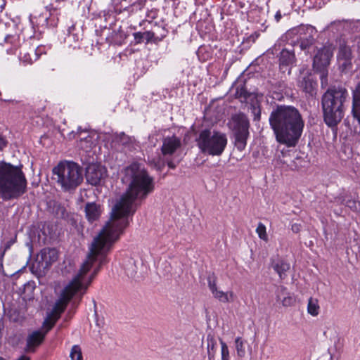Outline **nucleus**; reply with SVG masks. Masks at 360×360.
<instances>
[{"label": "nucleus", "instance_id": "0eeeda50", "mask_svg": "<svg viewBox=\"0 0 360 360\" xmlns=\"http://www.w3.org/2000/svg\"><path fill=\"white\" fill-rule=\"evenodd\" d=\"M229 127L232 132L233 144L239 151H243L250 136V122L243 112L233 115L229 122Z\"/></svg>", "mask_w": 360, "mask_h": 360}, {"label": "nucleus", "instance_id": "09e8293b", "mask_svg": "<svg viewBox=\"0 0 360 360\" xmlns=\"http://www.w3.org/2000/svg\"><path fill=\"white\" fill-rule=\"evenodd\" d=\"M281 18V13L280 11H278L275 15V19L276 21H279Z\"/></svg>", "mask_w": 360, "mask_h": 360}, {"label": "nucleus", "instance_id": "6e6552de", "mask_svg": "<svg viewBox=\"0 0 360 360\" xmlns=\"http://www.w3.org/2000/svg\"><path fill=\"white\" fill-rule=\"evenodd\" d=\"M72 300L71 296L62 290L58 299L53 306L51 313L44 321L46 329L43 333H47L54 326L56 321L60 317V314L65 310L68 303Z\"/></svg>", "mask_w": 360, "mask_h": 360}, {"label": "nucleus", "instance_id": "864d4df0", "mask_svg": "<svg viewBox=\"0 0 360 360\" xmlns=\"http://www.w3.org/2000/svg\"><path fill=\"white\" fill-rule=\"evenodd\" d=\"M145 22H148V23H150V22H151V20H148V19H146V20H145Z\"/></svg>", "mask_w": 360, "mask_h": 360}, {"label": "nucleus", "instance_id": "f3484780", "mask_svg": "<svg viewBox=\"0 0 360 360\" xmlns=\"http://www.w3.org/2000/svg\"><path fill=\"white\" fill-rule=\"evenodd\" d=\"M84 210L86 217L90 222L98 220L102 212L101 205L96 202H87Z\"/></svg>", "mask_w": 360, "mask_h": 360}, {"label": "nucleus", "instance_id": "9b49d317", "mask_svg": "<svg viewBox=\"0 0 360 360\" xmlns=\"http://www.w3.org/2000/svg\"><path fill=\"white\" fill-rule=\"evenodd\" d=\"M106 176V170L104 167L98 164H91L86 169V179L89 184L96 186Z\"/></svg>", "mask_w": 360, "mask_h": 360}, {"label": "nucleus", "instance_id": "4468645a", "mask_svg": "<svg viewBox=\"0 0 360 360\" xmlns=\"http://www.w3.org/2000/svg\"><path fill=\"white\" fill-rule=\"evenodd\" d=\"M181 140L176 136H167L162 140L161 152L164 156L172 155L181 147Z\"/></svg>", "mask_w": 360, "mask_h": 360}, {"label": "nucleus", "instance_id": "c756f323", "mask_svg": "<svg viewBox=\"0 0 360 360\" xmlns=\"http://www.w3.org/2000/svg\"><path fill=\"white\" fill-rule=\"evenodd\" d=\"M213 296L219 300L220 302H229L230 301L229 298V296H228V292H224L223 291H221V290H219L218 289L216 290V291H212V292Z\"/></svg>", "mask_w": 360, "mask_h": 360}, {"label": "nucleus", "instance_id": "7ed1b4c3", "mask_svg": "<svg viewBox=\"0 0 360 360\" xmlns=\"http://www.w3.org/2000/svg\"><path fill=\"white\" fill-rule=\"evenodd\" d=\"M27 191V181L22 165L0 162V199L18 200Z\"/></svg>", "mask_w": 360, "mask_h": 360}, {"label": "nucleus", "instance_id": "9d476101", "mask_svg": "<svg viewBox=\"0 0 360 360\" xmlns=\"http://www.w3.org/2000/svg\"><path fill=\"white\" fill-rule=\"evenodd\" d=\"M333 54V51L329 46L319 49L313 59L314 70H327Z\"/></svg>", "mask_w": 360, "mask_h": 360}, {"label": "nucleus", "instance_id": "a18cd8bd", "mask_svg": "<svg viewBox=\"0 0 360 360\" xmlns=\"http://www.w3.org/2000/svg\"><path fill=\"white\" fill-rule=\"evenodd\" d=\"M120 141L123 143L128 142L129 137L124 134V133H122L119 136Z\"/></svg>", "mask_w": 360, "mask_h": 360}, {"label": "nucleus", "instance_id": "aec40b11", "mask_svg": "<svg viewBox=\"0 0 360 360\" xmlns=\"http://www.w3.org/2000/svg\"><path fill=\"white\" fill-rule=\"evenodd\" d=\"M352 114L360 124V82L353 92Z\"/></svg>", "mask_w": 360, "mask_h": 360}, {"label": "nucleus", "instance_id": "4c0bfd02", "mask_svg": "<svg viewBox=\"0 0 360 360\" xmlns=\"http://www.w3.org/2000/svg\"><path fill=\"white\" fill-rule=\"evenodd\" d=\"M110 25H113L112 29L113 30V32H115V35L119 37L120 40L127 37V34L121 30V26H119L118 28H116L115 27L117 25V24H111Z\"/></svg>", "mask_w": 360, "mask_h": 360}, {"label": "nucleus", "instance_id": "f257e3e1", "mask_svg": "<svg viewBox=\"0 0 360 360\" xmlns=\"http://www.w3.org/2000/svg\"><path fill=\"white\" fill-rule=\"evenodd\" d=\"M123 173L122 181L128 184L125 193L112 207L110 221L94 238L86 260L63 290L72 298L81 290L84 294L102 266L108 263L107 255L129 226L128 215L136 211V201L146 199L155 189L153 178L141 164L131 163L124 169Z\"/></svg>", "mask_w": 360, "mask_h": 360}, {"label": "nucleus", "instance_id": "c9c22d12", "mask_svg": "<svg viewBox=\"0 0 360 360\" xmlns=\"http://www.w3.org/2000/svg\"><path fill=\"white\" fill-rule=\"evenodd\" d=\"M104 21H117L120 19L116 18V11H110L108 13L103 12Z\"/></svg>", "mask_w": 360, "mask_h": 360}, {"label": "nucleus", "instance_id": "e433bc0d", "mask_svg": "<svg viewBox=\"0 0 360 360\" xmlns=\"http://www.w3.org/2000/svg\"><path fill=\"white\" fill-rule=\"evenodd\" d=\"M220 342L221 346V360H229V352L228 347L226 344L221 340H220Z\"/></svg>", "mask_w": 360, "mask_h": 360}, {"label": "nucleus", "instance_id": "ea45409f", "mask_svg": "<svg viewBox=\"0 0 360 360\" xmlns=\"http://www.w3.org/2000/svg\"><path fill=\"white\" fill-rule=\"evenodd\" d=\"M271 97L273 98V99L277 101H281L283 98L282 93L278 92L276 91H272Z\"/></svg>", "mask_w": 360, "mask_h": 360}, {"label": "nucleus", "instance_id": "6e6d98bb", "mask_svg": "<svg viewBox=\"0 0 360 360\" xmlns=\"http://www.w3.org/2000/svg\"><path fill=\"white\" fill-rule=\"evenodd\" d=\"M0 360H6L4 358L0 356Z\"/></svg>", "mask_w": 360, "mask_h": 360}, {"label": "nucleus", "instance_id": "393cba45", "mask_svg": "<svg viewBox=\"0 0 360 360\" xmlns=\"http://www.w3.org/2000/svg\"><path fill=\"white\" fill-rule=\"evenodd\" d=\"M319 306L317 304L316 300L309 298L308 302L307 310L308 313L312 316H317L319 314Z\"/></svg>", "mask_w": 360, "mask_h": 360}, {"label": "nucleus", "instance_id": "473e14b6", "mask_svg": "<svg viewBox=\"0 0 360 360\" xmlns=\"http://www.w3.org/2000/svg\"><path fill=\"white\" fill-rule=\"evenodd\" d=\"M316 72H318L320 74V79H321V84L322 88H325L328 86V69L327 70H321L315 71Z\"/></svg>", "mask_w": 360, "mask_h": 360}, {"label": "nucleus", "instance_id": "72a5a7b5", "mask_svg": "<svg viewBox=\"0 0 360 360\" xmlns=\"http://www.w3.org/2000/svg\"><path fill=\"white\" fill-rule=\"evenodd\" d=\"M208 287L211 292L216 291L217 287V277L214 274H210L207 277Z\"/></svg>", "mask_w": 360, "mask_h": 360}, {"label": "nucleus", "instance_id": "603ef678", "mask_svg": "<svg viewBox=\"0 0 360 360\" xmlns=\"http://www.w3.org/2000/svg\"><path fill=\"white\" fill-rule=\"evenodd\" d=\"M284 86H285V85L283 84H279V87H280L281 89H282Z\"/></svg>", "mask_w": 360, "mask_h": 360}, {"label": "nucleus", "instance_id": "1a4fd4ad", "mask_svg": "<svg viewBox=\"0 0 360 360\" xmlns=\"http://www.w3.org/2000/svg\"><path fill=\"white\" fill-rule=\"evenodd\" d=\"M58 258V252L55 248H44L37 255L35 264L33 268L37 266V270L42 274L49 269L50 266L57 261Z\"/></svg>", "mask_w": 360, "mask_h": 360}, {"label": "nucleus", "instance_id": "cd10ccee", "mask_svg": "<svg viewBox=\"0 0 360 360\" xmlns=\"http://www.w3.org/2000/svg\"><path fill=\"white\" fill-rule=\"evenodd\" d=\"M207 340L208 357L210 359H211V358L214 357V353H215L214 347L216 345V342L214 340L213 337L211 336L210 335H207Z\"/></svg>", "mask_w": 360, "mask_h": 360}, {"label": "nucleus", "instance_id": "39448f33", "mask_svg": "<svg viewBox=\"0 0 360 360\" xmlns=\"http://www.w3.org/2000/svg\"><path fill=\"white\" fill-rule=\"evenodd\" d=\"M53 174L64 191L75 190L83 181V169L74 162H60L53 169Z\"/></svg>", "mask_w": 360, "mask_h": 360}, {"label": "nucleus", "instance_id": "c85d7f7f", "mask_svg": "<svg viewBox=\"0 0 360 360\" xmlns=\"http://www.w3.org/2000/svg\"><path fill=\"white\" fill-rule=\"evenodd\" d=\"M340 69L342 72H347L352 68V59L338 60Z\"/></svg>", "mask_w": 360, "mask_h": 360}, {"label": "nucleus", "instance_id": "de8ad7c7", "mask_svg": "<svg viewBox=\"0 0 360 360\" xmlns=\"http://www.w3.org/2000/svg\"><path fill=\"white\" fill-rule=\"evenodd\" d=\"M16 360H30V357L26 355H21L18 359Z\"/></svg>", "mask_w": 360, "mask_h": 360}, {"label": "nucleus", "instance_id": "412c9836", "mask_svg": "<svg viewBox=\"0 0 360 360\" xmlns=\"http://www.w3.org/2000/svg\"><path fill=\"white\" fill-rule=\"evenodd\" d=\"M352 59V53L349 46L345 43L340 44L338 54V60Z\"/></svg>", "mask_w": 360, "mask_h": 360}, {"label": "nucleus", "instance_id": "7c9ffc66", "mask_svg": "<svg viewBox=\"0 0 360 360\" xmlns=\"http://www.w3.org/2000/svg\"><path fill=\"white\" fill-rule=\"evenodd\" d=\"M256 232L258 234V236L260 239L267 241L268 236L266 231V226L261 222L258 224V226L256 229Z\"/></svg>", "mask_w": 360, "mask_h": 360}, {"label": "nucleus", "instance_id": "f8f14e48", "mask_svg": "<svg viewBox=\"0 0 360 360\" xmlns=\"http://www.w3.org/2000/svg\"><path fill=\"white\" fill-rule=\"evenodd\" d=\"M46 333L42 330H34L28 334L26 338V346L24 349L25 352L34 353L37 348L44 342Z\"/></svg>", "mask_w": 360, "mask_h": 360}, {"label": "nucleus", "instance_id": "4be33fe9", "mask_svg": "<svg viewBox=\"0 0 360 360\" xmlns=\"http://www.w3.org/2000/svg\"><path fill=\"white\" fill-rule=\"evenodd\" d=\"M53 213L57 218L60 219H65L68 217V213L65 206L57 202L53 203Z\"/></svg>", "mask_w": 360, "mask_h": 360}, {"label": "nucleus", "instance_id": "b1692460", "mask_svg": "<svg viewBox=\"0 0 360 360\" xmlns=\"http://www.w3.org/2000/svg\"><path fill=\"white\" fill-rule=\"evenodd\" d=\"M70 357L71 360H83L82 352L79 345H75L72 346Z\"/></svg>", "mask_w": 360, "mask_h": 360}, {"label": "nucleus", "instance_id": "20e7f679", "mask_svg": "<svg viewBox=\"0 0 360 360\" xmlns=\"http://www.w3.org/2000/svg\"><path fill=\"white\" fill-rule=\"evenodd\" d=\"M347 96V89L341 86L329 88L322 96L323 120L329 127H337L343 118Z\"/></svg>", "mask_w": 360, "mask_h": 360}, {"label": "nucleus", "instance_id": "423d86ee", "mask_svg": "<svg viewBox=\"0 0 360 360\" xmlns=\"http://www.w3.org/2000/svg\"><path fill=\"white\" fill-rule=\"evenodd\" d=\"M196 141L202 153L218 156L224 152L227 144V138L224 133L206 129L200 132Z\"/></svg>", "mask_w": 360, "mask_h": 360}, {"label": "nucleus", "instance_id": "c03bdc74", "mask_svg": "<svg viewBox=\"0 0 360 360\" xmlns=\"http://www.w3.org/2000/svg\"><path fill=\"white\" fill-rule=\"evenodd\" d=\"M165 162L170 169H175L176 167V164L174 163L172 160H168L167 158L165 160Z\"/></svg>", "mask_w": 360, "mask_h": 360}, {"label": "nucleus", "instance_id": "ddd939ff", "mask_svg": "<svg viewBox=\"0 0 360 360\" xmlns=\"http://www.w3.org/2000/svg\"><path fill=\"white\" fill-rule=\"evenodd\" d=\"M295 61L294 52L283 49L279 55V69L283 73L288 72L289 75L292 66Z\"/></svg>", "mask_w": 360, "mask_h": 360}, {"label": "nucleus", "instance_id": "79ce46f5", "mask_svg": "<svg viewBox=\"0 0 360 360\" xmlns=\"http://www.w3.org/2000/svg\"><path fill=\"white\" fill-rule=\"evenodd\" d=\"M8 142L6 138L0 134V150H1L4 148H5L7 145Z\"/></svg>", "mask_w": 360, "mask_h": 360}, {"label": "nucleus", "instance_id": "6ab92c4d", "mask_svg": "<svg viewBox=\"0 0 360 360\" xmlns=\"http://www.w3.org/2000/svg\"><path fill=\"white\" fill-rule=\"evenodd\" d=\"M276 299L277 301L281 302L284 307L292 306L295 302L294 297L291 296L288 292H287L286 288L283 286H281L278 289Z\"/></svg>", "mask_w": 360, "mask_h": 360}, {"label": "nucleus", "instance_id": "dca6fc26", "mask_svg": "<svg viewBox=\"0 0 360 360\" xmlns=\"http://www.w3.org/2000/svg\"><path fill=\"white\" fill-rule=\"evenodd\" d=\"M63 0H55V2H52L49 6H46V8L49 11V17H45L44 20H50L51 22L60 20V16L61 15L60 9L62 8Z\"/></svg>", "mask_w": 360, "mask_h": 360}, {"label": "nucleus", "instance_id": "8fccbe9b", "mask_svg": "<svg viewBox=\"0 0 360 360\" xmlns=\"http://www.w3.org/2000/svg\"><path fill=\"white\" fill-rule=\"evenodd\" d=\"M259 34L257 32H255L253 34H252V35L250 36V37L253 39H252L253 41H255V39H256V38H257V37H259Z\"/></svg>", "mask_w": 360, "mask_h": 360}, {"label": "nucleus", "instance_id": "37998d69", "mask_svg": "<svg viewBox=\"0 0 360 360\" xmlns=\"http://www.w3.org/2000/svg\"><path fill=\"white\" fill-rule=\"evenodd\" d=\"M145 34H142L141 32H136L134 34L135 40L137 43H140L142 41L143 36Z\"/></svg>", "mask_w": 360, "mask_h": 360}, {"label": "nucleus", "instance_id": "a19ab883", "mask_svg": "<svg viewBox=\"0 0 360 360\" xmlns=\"http://www.w3.org/2000/svg\"><path fill=\"white\" fill-rule=\"evenodd\" d=\"M302 226L300 224H293L291 226V230L293 233H297L301 231Z\"/></svg>", "mask_w": 360, "mask_h": 360}, {"label": "nucleus", "instance_id": "49530a36", "mask_svg": "<svg viewBox=\"0 0 360 360\" xmlns=\"http://www.w3.org/2000/svg\"><path fill=\"white\" fill-rule=\"evenodd\" d=\"M16 314V311H13V314H11L9 315L10 319L13 322H17L18 321V314Z\"/></svg>", "mask_w": 360, "mask_h": 360}, {"label": "nucleus", "instance_id": "f03ea898", "mask_svg": "<svg viewBox=\"0 0 360 360\" xmlns=\"http://www.w3.org/2000/svg\"><path fill=\"white\" fill-rule=\"evenodd\" d=\"M269 121L277 142L289 148L297 146L304 127V121L297 108L278 105L271 111Z\"/></svg>", "mask_w": 360, "mask_h": 360}, {"label": "nucleus", "instance_id": "2eb2a0df", "mask_svg": "<svg viewBox=\"0 0 360 360\" xmlns=\"http://www.w3.org/2000/svg\"><path fill=\"white\" fill-rule=\"evenodd\" d=\"M298 86L306 94L312 96L314 94H316L317 83L310 74H307L300 77Z\"/></svg>", "mask_w": 360, "mask_h": 360}, {"label": "nucleus", "instance_id": "f704fd0d", "mask_svg": "<svg viewBox=\"0 0 360 360\" xmlns=\"http://www.w3.org/2000/svg\"><path fill=\"white\" fill-rule=\"evenodd\" d=\"M346 206L354 212H360V202L354 200H348L346 202Z\"/></svg>", "mask_w": 360, "mask_h": 360}, {"label": "nucleus", "instance_id": "2f4dec72", "mask_svg": "<svg viewBox=\"0 0 360 360\" xmlns=\"http://www.w3.org/2000/svg\"><path fill=\"white\" fill-rule=\"evenodd\" d=\"M235 344L238 355L239 356H243L245 354V351L241 338L238 337L235 340Z\"/></svg>", "mask_w": 360, "mask_h": 360}, {"label": "nucleus", "instance_id": "5701e85b", "mask_svg": "<svg viewBox=\"0 0 360 360\" xmlns=\"http://www.w3.org/2000/svg\"><path fill=\"white\" fill-rule=\"evenodd\" d=\"M236 96L241 102H247L248 99L253 97L252 94L248 92L244 86L237 89Z\"/></svg>", "mask_w": 360, "mask_h": 360}, {"label": "nucleus", "instance_id": "5fc2aeb1", "mask_svg": "<svg viewBox=\"0 0 360 360\" xmlns=\"http://www.w3.org/2000/svg\"><path fill=\"white\" fill-rule=\"evenodd\" d=\"M73 27H74V26L72 25L71 27H69V31H70H70H71V30L73 28Z\"/></svg>", "mask_w": 360, "mask_h": 360}, {"label": "nucleus", "instance_id": "58836bf2", "mask_svg": "<svg viewBox=\"0 0 360 360\" xmlns=\"http://www.w3.org/2000/svg\"><path fill=\"white\" fill-rule=\"evenodd\" d=\"M15 243V240L13 239H10L8 240V241H6L4 245V247H1L0 250H2V252H1V257H3L5 254V252L8 250L11 246Z\"/></svg>", "mask_w": 360, "mask_h": 360}, {"label": "nucleus", "instance_id": "a878e982", "mask_svg": "<svg viewBox=\"0 0 360 360\" xmlns=\"http://www.w3.org/2000/svg\"><path fill=\"white\" fill-rule=\"evenodd\" d=\"M250 108L253 115V120L259 121L261 119V108L258 102L256 101L255 103H251Z\"/></svg>", "mask_w": 360, "mask_h": 360}, {"label": "nucleus", "instance_id": "a211bd4d", "mask_svg": "<svg viewBox=\"0 0 360 360\" xmlns=\"http://www.w3.org/2000/svg\"><path fill=\"white\" fill-rule=\"evenodd\" d=\"M271 266L274 270L278 274L281 279H285L287 277L286 273L290 269V263L280 259L277 260H273L271 262Z\"/></svg>", "mask_w": 360, "mask_h": 360}, {"label": "nucleus", "instance_id": "3c124183", "mask_svg": "<svg viewBox=\"0 0 360 360\" xmlns=\"http://www.w3.org/2000/svg\"><path fill=\"white\" fill-rule=\"evenodd\" d=\"M228 292V295H229L230 297L232 298L233 297V292Z\"/></svg>", "mask_w": 360, "mask_h": 360}, {"label": "nucleus", "instance_id": "bb28decb", "mask_svg": "<svg viewBox=\"0 0 360 360\" xmlns=\"http://www.w3.org/2000/svg\"><path fill=\"white\" fill-rule=\"evenodd\" d=\"M314 44V39L312 37L304 38L300 40V47L302 50L309 52L310 48Z\"/></svg>", "mask_w": 360, "mask_h": 360}]
</instances>
